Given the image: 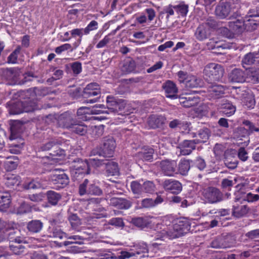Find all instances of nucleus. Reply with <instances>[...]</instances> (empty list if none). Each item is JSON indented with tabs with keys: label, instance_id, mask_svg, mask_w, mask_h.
Wrapping results in <instances>:
<instances>
[{
	"label": "nucleus",
	"instance_id": "obj_1",
	"mask_svg": "<svg viewBox=\"0 0 259 259\" xmlns=\"http://www.w3.org/2000/svg\"><path fill=\"white\" fill-rule=\"evenodd\" d=\"M156 219L157 222L154 227L156 231L154 238L156 240L164 238L175 239L184 235L190 231V223L187 220H180L170 226L173 221V218L170 216Z\"/></svg>",
	"mask_w": 259,
	"mask_h": 259
},
{
	"label": "nucleus",
	"instance_id": "obj_2",
	"mask_svg": "<svg viewBox=\"0 0 259 259\" xmlns=\"http://www.w3.org/2000/svg\"><path fill=\"white\" fill-rule=\"evenodd\" d=\"M140 255L141 258L148 257L147 245L144 242L134 243L132 248L128 251H121L120 254L117 257L118 259H126L133 256Z\"/></svg>",
	"mask_w": 259,
	"mask_h": 259
},
{
	"label": "nucleus",
	"instance_id": "obj_3",
	"mask_svg": "<svg viewBox=\"0 0 259 259\" xmlns=\"http://www.w3.org/2000/svg\"><path fill=\"white\" fill-rule=\"evenodd\" d=\"M177 74L179 81L184 83L186 88H195L201 85V80L193 75L188 74L182 71H179Z\"/></svg>",
	"mask_w": 259,
	"mask_h": 259
},
{
	"label": "nucleus",
	"instance_id": "obj_4",
	"mask_svg": "<svg viewBox=\"0 0 259 259\" xmlns=\"http://www.w3.org/2000/svg\"><path fill=\"white\" fill-rule=\"evenodd\" d=\"M224 70L222 66L216 63L207 65L204 69V74L211 80H218L223 76Z\"/></svg>",
	"mask_w": 259,
	"mask_h": 259
},
{
	"label": "nucleus",
	"instance_id": "obj_5",
	"mask_svg": "<svg viewBox=\"0 0 259 259\" xmlns=\"http://www.w3.org/2000/svg\"><path fill=\"white\" fill-rule=\"evenodd\" d=\"M107 107L108 110H106L105 107L104 106V108L102 109L104 111H107V114L111 112L118 113L119 111L122 110L125 105L124 101L122 100H116L114 97L111 96H108L106 99ZM104 113H107L105 112Z\"/></svg>",
	"mask_w": 259,
	"mask_h": 259
},
{
	"label": "nucleus",
	"instance_id": "obj_6",
	"mask_svg": "<svg viewBox=\"0 0 259 259\" xmlns=\"http://www.w3.org/2000/svg\"><path fill=\"white\" fill-rule=\"evenodd\" d=\"M50 180L53 184L58 185V188L64 187L69 183L68 176L62 170L55 169L51 175Z\"/></svg>",
	"mask_w": 259,
	"mask_h": 259
},
{
	"label": "nucleus",
	"instance_id": "obj_7",
	"mask_svg": "<svg viewBox=\"0 0 259 259\" xmlns=\"http://www.w3.org/2000/svg\"><path fill=\"white\" fill-rule=\"evenodd\" d=\"M202 196L205 201L209 203H215L222 199L221 193L215 188L209 187L205 189L202 191Z\"/></svg>",
	"mask_w": 259,
	"mask_h": 259
},
{
	"label": "nucleus",
	"instance_id": "obj_8",
	"mask_svg": "<svg viewBox=\"0 0 259 259\" xmlns=\"http://www.w3.org/2000/svg\"><path fill=\"white\" fill-rule=\"evenodd\" d=\"M159 166L162 172L165 176H173L177 173V164L175 160H162L160 162Z\"/></svg>",
	"mask_w": 259,
	"mask_h": 259
},
{
	"label": "nucleus",
	"instance_id": "obj_9",
	"mask_svg": "<svg viewBox=\"0 0 259 259\" xmlns=\"http://www.w3.org/2000/svg\"><path fill=\"white\" fill-rule=\"evenodd\" d=\"M247 70L244 71L239 68L234 69L229 74V80L234 82L242 83L247 81Z\"/></svg>",
	"mask_w": 259,
	"mask_h": 259
},
{
	"label": "nucleus",
	"instance_id": "obj_10",
	"mask_svg": "<svg viewBox=\"0 0 259 259\" xmlns=\"http://www.w3.org/2000/svg\"><path fill=\"white\" fill-rule=\"evenodd\" d=\"M233 12V9L228 3H221L217 6L215 10L216 16L220 19L227 18L231 13Z\"/></svg>",
	"mask_w": 259,
	"mask_h": 259
},
{
	"label": "nucleus",
	"instance_id": "obj_11",
	"mask_svg": "<svg viewBox=\"0 0 259 259\" xmlns=\"http://www.w3.org/2000/svg\"><path fill=\"white\" fill-rule=\"evenodd\" d=\"M235 202H239L242 203L244 201L248 202H253L259 200V195L257 194H253L251 193L247 194L245 193L242 190H239L235 193Z\"/></svg>",
	"mask_w": 259,
	"mask_h": 259
},
{
	"label": "nucleus",
	"instance_id": "obj_12",
	"mask_svg": "<svg viewBox=\"0 0 259 259\" xmlns=\"http://www.w3.org/2000/svg\"><path fill=\"white\" fill-rule=\"evenodd\" d=\"M164 189L174 194L179 193L182 191V185L178 181L172 179L165 180L163 183Z\"/></svg>",
	"mask_w": 259,
	"mask_h": 259
},
{
	"label": "nucleus",
	"instance_id": "obj_13",
	"mask_svg": "<svg viewBox=\"0 0 259 259\" xmlns=\"http://www.w3.org/2000/svg\"><path fill=\"white\" fill-rule=\"evenodd\" d=\"M156 218H137L132 220L134 225L141 229H144L147 227H152L154 228V225L157 222Z\"/></svg>",
	"mask_w": 259,
	"mask_h": 259
},
{
	"label": "nucleus",
	"instance_id": "obj_14",
	"mask_svg": "<svg viewBox=\"0 0 259 259\" xmlns=\"http://www.w3.org/2000/svg\"><path fill=\"white\" fill-rule=\"evenodd\" d=\"M103 107L104 105L102 104L96 105L92 107L91 109L88 107H81L78 109L77 114L79 116L87 114H99L105 112L108 113L107 111L102 109L104 108Z\"/></svg>",
	"mask_w": 259,
	"mask_h": 259
},
{
	"label": "nucleus",
	"instance_id": "obj_15",
	"mask_svg": "<svg viewBox=\"0 0 259 259\" xmlns=\"http://www.w3.org/2000/svg\"><path fill=\"white\" fill-rule=\"evenodd\" d=\"M72 174L78 175L89 174L90 173V167L88 160L83 161L78 160L73 166Z\"/></svg>",
	"mask_w": 259,
	"mask_h": 259
},
{
	"label": "nucleus",
	"instance_id": "obj_16",
	"mask_svg": "<svg viewBox=\"0 0 259 259\" xmlns=\"http://www.w3.org/2000/svg\"><path fill=\"white\" fill-rule=\"evenodd\" d=\"M230 30L234 34H239L245 30L243 18L239 17L236 20L229 22Z\"/></svg>",
	"mask_w": 259,
	"mask_h": 259
},
{
	"label": "nucleus",
	"instance_id": "obj_17",
	"mask_svg": "<svg viewBox=\"0 0 259 259\" xmlns=\"http://www.w3.org/2000/svg\"><path fill=\"white\" fill-rule=\"evenodd\" d=\"M231 239L229 237H219L213 240L211 246L215 248H226L231 247L233 245V241H230Z\"/></svg>",
	"mask_w": 259,
	"mask_h": 259
},
{
	"label": "nucleus",
	"instance_id": "obj_18",
	"mask_svg": "<svg viewBox=\"0 0 259 259\" xmlns=\"http://www.w3.org/2000/svg\"><path fill=\"white\" fill-rule=\"evenodd\" d=\"M166 97L171 99L177 98L178 88L176 84L171 80H167L162 85Z\"/></svg>",
	"mask_w": 259,
	"mask_h": 259
},
{
	"label": "nucleus",
	"instance_id": "obj_19",
	"mask_svg": "<svg viewBox=\"0 0 259 259\" xmlns=\"http://www.w3.org/2000/svg\"><path fill=\"white\" fill-rule=\"evenodd\" d=\"M59 124L63 127L71 129L75 122L74 121L72 115L68 112L61 114L59 118Z\"/></svg>",
	"mask_w": 259,
	"mask_h": 259
},
{
	"label": "nucleus",
	"instance_id": "obj_20",
	"mask_svg": "<svg viewBox=\"0 0 259 259\" xmlns=\"http://www.w3.org/2000/svg\"><path fill=\"white\" fill-rule=\"evenodd\" d=\"M115 147V141L112 137L108 136L105 138L103 143V151L106 156H110Z\"/></svg>",
	"mask_w": 259,
	"mask_h": 259
},
{
	"label": "nucleus",
	"instance_id": "obj_21",
	"mask_svg": "<svg viewBox=\"0 0 259 259\" xmlns=\"http://www.w3.org/2000/svg\"><path fill=\"white\" fill-rule=\"evenodd\" d=\"M210 34V29L206 24L200 25L196 30L195 36L198 40L202 41L208 37Z\"/></svg>",
	"mask_w": 259,
	"mask_h": 259
},
{
	"label": "nucleus",
	"instance_id": "obj_22",
	"mask_svg": "<svg viewBox=\"0 0 259 259\" xmlns=\"http://www.w3.org/2000/svg\"><path fill=\"white\" fill-rule=\"evenodd\" d=\"M207 48L210 50L216 49L220 51L221 49H230L232 48V45L225 42L223 41H216L213 39H210L207 43Z\"/></svg>",
	"mask_w": 259,
	"mask_h": 259
},
{
	"label": "nucleus",
	"instance_id": "obj_23",
	"mask_svg": "<svg viewBox=\"0 0 259 259\" xmlns=\"http://www.w3.org/2000/svg\"><path fill=\"white\" fill-rule=\"evenodd\" d=\"M195 139L192 140H185L182 145L181 154L183 155L190 154L195 149V145L198 144Z\"/></svg>",
	"mask_w": 259,
	"mask_h": 259
},
{
	"label": "nucleus",
	"instance_id": "obj_24",
	"mask_svg": "<svg viewBox=\"0 0 259 259\" xmlns=\"http://www.w3.org/2000/svg\"><path fill=\"white\" fill-rule=\"evenodd\" d=\"M259 17V10L256 13L251 14L250 12L248 16L243 18L245 30L252 31L256 29V24L255 21L252 19L249 18V17Z\"/></svg>",
	"mask_w": 259,
	"mask_h": 259
},
{
	"label": "nucleus",
	"instance_id": "obj_25",
	"mask_svg": "<svg viewBox=\"0 0 259 259\" xmlns=\"http://www.w3.org/2000/svg\"><path fill=\"white\" fill-rule=\"evenodd\" d=\"M100 93V87L97 83H91L88 84L83 91V95L85 97L97 96Z\"/></svg>",
	"mask_w": 259,
	"mask_h": 259
},
{
	"label": "nucleus",
	"instance_id": "obj_26",
	"mask_svg": "<svg viewBox=\"0 0 259 259\" xmlns=\"http://www.w3.org/2000/svg\"><path fill=\"white\" fill-rule=\"evenodd\" d=\"M225 93V89L222 85H213L208 89V94L210 98H218Z\"/></svg>",
	"mask_w": 259,
	"mask_h": 259
},
{
	"label": "nucleus",
	"instance_id": "obj_27",
	"mask_svg": "<svg viewBox=\"0 0 259 259\" xmlns=\"http://www.w3.org/2000/svg\"><path fill=\"white\" fill-rule=\"evenodd\" d=\"M243 66L244 65L257 64L259 66V52L257 53H249L246 54L242 61Z\"/></svg>",
	"mask_w": 259,
	"mask_h": 259
},
{
	"label": "nucleus",
	"instance_id": "obj_28",
	"mask_svg": "<svg viewBox=\"0 0 259 259\" xmlns=\"http://www.w3.org/2000/svg\"><path fill=\"white\" fill-rule=\"evenodd\" d=\"M11 203L10 195L7 192H0V210L5 211Z\"/></svg>",
	"mask_w": 259,
	"mask_h": 259
},
{
	"label": "nucleus",
	"instance_id": "obj_29",
	"mask_svg": "<svg viewBox=\"0 0 259 259\" xmlns=\"http://www.w3.org/2000/svg\"><path fill=\"white\" fill-rule=\"evenodd\" d=\"M5 183L9 187L18 185L20 183V178L15 175L8 174L5 177Z\"/></svg>",
	"mask_w": 259,
	"mask_h": 259
},
{
	"label": "nucleus",
	"instance_id": "obj_30",
	"mask_svg": "<svg viewBox=\"0 0 259 259\" xmlns=\"http://www.w3.org/2000/svg\"><path fill=\"white\" fill-rule=\"evenodd\" d=\"M236 107L230 102H226L222 104L221 112L227 116H230L234 114Z\"/></svg>",
	"mask_w": 259,
	"mask_h": 259
},
{
	"label": "nucleus",
	"instance_id": "obj_31",
	"mask_svg": "<svg viewBox=\"0 0 259 259\" xmlns=\"http://www.w3.org/2000/svg\"><path fill=\"white\" fill-rule=\"evenodd\" d=\"M131 188L133 193L136 195V197L142 196L144 194L143 183L138 181H133L131 184Z\"/></svg>",
	"mask_w": 259,
	"mask_h": 259
},
{
	"label": "nucleus",
	"instance_id": "obj_32",
	"mask_svg": "<svg viewBox=\"0 0 259 259\" xmlns=\"http://www.w3.org/2000/svg\"><path fill=\"white\" fill-rule=\"evenodd\" d=\"M18 164V159L16 156L7 157V160L4 163L5 168L8 171L16 168Z\"/></svg>",
	"mask_w": 259,
	"mask_h": 259
},
{
	"label": "nucleus",
	"instance_id": "obj_33",
	"mask_svg": "<svg viewBox=\"0 0 259 259\" xmlns=\"http://www.w3.org/2000/svg\"><path fill=\"white\" fill-rule=\"evenodd\" d=\"M42 223L40 221L33 220L28 223L27 228L31 232L38 233L42 229Z\"/></svg>",
	"mask_w": 259,
	"mask_h": 259
},
{
	"label": "nucleus",
	"instance_id": "obj_34",
	"mask_svg": "<svg viewBox=\"0 0 259 259\" xmlns=\"http://www.w3.org/2000/svg\"><path fill=\"white\" fill-rule=\"evenodd\" d=\"M210 135V132L208 128L201 129L199 131L198 136H196L197 138L195 139L196 142L198 143H204L208 139Z\"/></svg>",
	"mask_w": 259,
	"mask_h": 259
},
{
	"label": "nucleus",
	"instance_id": "obj_35",
	"mask_svg": "<svg viewBox=\"0 0 259 259\" xmlns=\"http://www.w3.org/2000/svg\"><path fill=\"white\" fill-rule=\"evenodd\" d=\"M52 156L49 157L50 163L53 164H60V160L64 158L65 154V151L63 150H59L57 152L54 154H51Z\"/></svg>",
	"mask_w": 259,
	"mask_h": 259
},
{
	"label": "nucleus",
	"instance_id": "obj_36",
	"mask_svg": "<svg viewBox=\"0 0 259 259\" xmlns=\"http://www.w3.org/2000/svg\"><path fill=\"white\" fill-rule=\"evenodd\" d=\"M242 99L243 105L248 108H253L255 105V100L252 94L244 93Z\"/></svg>",
	"mask_w": 259,
	"mask_h": 259
},
{
	"label": "nucleus",
	"instance_id": "obj_37",
	"mask_svg": "<svg viewBox=\"0 0 259 259\" xmlns=\"http://www.w3.org/2000/svg\"><path fill=\"white\" fill-rule=\"evenodd\" d=\"M248 211V207L245 205H234L233 209V214L237 218L241 217L246 214Z\"/></svg>",
	"mask_w": 259,
	"mask_h": 259
},
{
	"label": "nucleus",
	"instance_id": "obj_38",
	"mask_svg": "<svg viewBox=\"0 0 259 259\" xmlns=\"http://www.w3.org/2000/svg\"><path fill=\"white\" fill-rule=\"evenodd\" d=\"M184 100L181 101L180 102L183 104V106L185 107L194 106L200 102V99L197 97H189L188 98H185V99L182 98V100Z\"/></svg>",
	"mask_w": 259,
	"mask_h": 259
},
{
	"label": "nucleus",
	"instance_id": "obj_39",
	"mask_svg": "<svg viewBox=\"0 0 259 259\" xmlns=\"http://www.w3.org/2000/svg\"><path fill=\"white\" fill-rule=\"evenodd\" d=\"M70 33L73 37H75L76 36H78L79 37L78 39L76 42H75L74 44H73L74 49H76L81 43L82 37L83 34L84 33L83 29H79V28L74 29L71 30L70 31Z\"/></svg>",
	"mask_w": 259,
	"mask_h": 259
},
{
	"label": "nucleus",
	"instance_id": "obj_40",
	"mask_svg": "<svg viewBox=\"0 0 259 259\" xmlns=\"http://www.w3.org/2000/svg\"><path fill=\"white\" fill-rule=\"evenodd\" d=\"M16 106L21 107V108L13 110L12 109L11 113L13 114H19L22 112H28L32 111L35 109L34 107L32 106H25L23 105L22 102H18L16 105Z\"/></svg>",
	"mask_w": 259,
	"mask_h": 259
},
{
	"label": "nucleus",
	"instance_id": "obj_41",
	"mask_svg": "<svg viewBox=\"0 0 259 259\" xmlns=\"http://www.w3.org/2000/svg\"><path fill=\"white\" fill-rule=\"evenodd\" d=\"M106 172L108 176H117L119 174L117 164L114 162H110L106 165Z\"/></svg>",
	"mask_w": 259,
	"mask_h": 259
},
{
	"label": "nucleus",
	"instance_id": "obj_42",
	"mask_svg": "<svg viewBox=\"0 0 259 259\" xmlns=\"http://www.w3.org/2000/svg\"><path fill=\"white\" fill-rule=\"evenodd\" d=\"M190 169V163L188 160H181L178 165V171L182 175H186Z\"/></svg>",
	"mask_w": 259,
	"mask_h": 259
},
{
	"label": "nucleus",
	"instance_id": "obj_43",
	"mask_svg": "<svg viewBox=\"0 0 259 259\" xmlns=\"http://www.w3.org/2000/svg\"><path fill=\"white\" fill-rule=\"evenodd\" d=\"M247 82L256 83L259 82V69L255 71L247 70Z\"/></svg>",
	"mask_w": 259,
	"mask_h": 259
},
{
	"label": "nucleus",
	"instance_id": "obj_44",
	"mask_svg": "<svg viewBox=\"0 0 259 259\" xmlns=\"http://www.w3.org/2000/svg\"><path fill=\"white\" fill-rule=\"evenodd\" d=\"M175 10L182 16H185L188 12V6L184 2H181L179 4L175 5Z\"/></svg>",
	"mask_w": 259,
	"mask_h": 259
},
{
	"label": "nucleus",
	"instance_id": "obj_45",
	"mask_svg": "<svg viewBox=\"0 0 259 259\" xmlns=\"http://www.w3.org/2000/svg\"><path fill=\"white\" fill-rule=\"evenodd\" d=\"M49 202L53 205H55L61 198L59 194L52 191H49L47 193Z\"/></svg>",
	"mask_w": 259,
	"mask_h": 259
},
{
	"label": "nucleus",
	"instance_id": "obj_46",
	"mask_svg": "<svg viewBox=\"0 0 259 259\" xmlns=\"http://www.w3.org/2000/svg\"><path fill=\"white\" fill-rule=\"evenodd\" d=\"M71 131L77 134L82 135L86 133L87 131V127L83 124H79L75 123L72 126V127L71 129Z\"/></svg>",
	"mask_w": 259,
	"mask_h": 259
},
{
	"label": "nucleus",
	"instance_id": "obj_47",
	"mask_svg": "<svg viewBox=\"0 0 259 259\" xmlns=\"http://www.w3.org/2000/svg\"><path fill=\"white\" fill-rule=\"evenodd\" d=\"M154 150L153 149H149L147 152L143 151L138 153V156L143 160L148 161L153 158V154Z\"/></svg>",
	"mask_w": 259,
	"mask_h": 259
},
{
	"label": "nucleus",
	"instance_id": "obj_48",
	"mask_svg": "<svg viewBox=\"0 0 259 259\" xmlns=\"http://www.w3.org/2000/svg\"><path fill=\"white\" fill-rule=\"evenodd\" d=\"M237 182V179L234 178L233 180L230 178L224 179L221 183L222 187L224 189L230 190V188Z\"/></svg>",
	"mask_w": 259,
	"mask_h": 259
},
{
	"label": "nucleus",
	"instance_id": "obj_49",
	"mask_svg": "<svg viewBox=\"0 0 259 259\" xmlns=\"http://www.w3.org/2000/svg\"><path fill=\"white\" fill-rule=\"evenodd\" d=\"M68 219L72 227L75 229L81 224L80 220L76 214L70 215Z\"/></svg>",
	"mask_w": 259,
	"mask_h": 259
},
{
	"label": "nucleus",
	"instance_id": "obj_50",
	"mask_svg": "<svg viewBox=\"0 0 259 259\" xmlns=\"http://www.w3.org/2000/svg\"><path fill=\"white\" fill-rule=\"evenodd\" d=\"M144 193H152L155 190V185L151 181H147L143 183Z\"/></svg>",
	"mask_w": 259,
	"mask_h": 259
},
{
	"label": "nucleus",
	"instance_id": "obj_51",
	"mask_svg": "<svg viewBox=\"0 0 259 259\" xmlns=\"http://www.w3.org/2000/svg\"><path fill=\"white\" fill-rule=\"evenodd\" d=\"M23 147V143L20 144H12L10 146L9 151L14 154H18L21 152Z\"/></svg>",
	"mask_w": 259,
	"mask_h": 259
},
{
	"label": "nucleus",
	"instance_id": "obj_52",
	"mask_svg": "<svg viewBox=\"0 0 259 259\" xmlns=\"http://www.w3.org/2000/svg\"><path fill=\"white\" fill-rule=\"evenodd\" d=\"M41 187L40 183L36 180H32L24 185V188L26 189H37Z\"/></svg>",
	"mask_w": 259,
	"mask_h": 259
},
{
	"label": "nucleus",
	"instance_id": "obj_53",
	"mask_svg": "<svg viewBox=\"0 0 259 259\" xmlns=\"http://www.w3.org/2000/svg\"><path fill=\"white\" fill-rule=\"evenodd\" d=\"M98 28V22L95 20H93L88 25V26L83 29L84 34H88L91 31L96 30Z\"/></svg>",
	"mask_w": 259,
	"mask_h": 259
},
{
	"label": "nucleus",
	"instance_id": "obj_54",
	"mask_svg": "<svg viewBox=\"0 0 259 259\" xmlns=\"http://www.w3.org/2000/svg\"><path fill=\"white\" fill-rule=\"evenodd\" d=\"M74 49L73 46H71L69 44H65L55 49V52L58 54H60L62 52L70 50L72 51Z\"/></svg>",
	"mask_w": 259,
	"mask_h": 259
},
{
	"label": "nucleus",
	"instance_id": "obj_55",
	"mask_svg": "<svg viewBox=\"0 0 259 259\" xmlns=\"http://www.w3.org/2000/svg\"><path fill=\"white\" fill-rule=\"evenodd\" d=\"M20 52V48H17L14 52H13L8 57V62L10 63H16L17 62L18 55Z\"/></svg>",
	"mask_w": 259,
	"mask_h": 259
},
{
	"label": "nucleus",
	"instance_id": "obj_56",
	"mask_svg": "<svg viewBox=\"0 0 259 259\" xmlns=\"http://www.w3.org/2000/svg\"><path fill=\"white\" fill-rule=\"evenodd\" d=\"M69 239H73L75 240L74 242L66 241L64 242V245H67L72 243H77L81 244L83 243V238L79 235H73L68 237Z\"/></svg>",
	"mask_w": 259,
	"mask_h": 259
},
{
	"label": "nucleus",
	"instance_id": "obj_57",
	"mask_svg": "<svg viewBox=\"0 0 259 259\" xmlns=\"http://www.w3.org/2000/svg\"><path fill=\"white\" fill-rule=\"evenodd\" d=\"M88 193L91 194L99 195L101 194V190L94 185H91L88 189Z\"/></svg>",
	"mask_w": 259,
	"mask_h": 259
},
{
	"label": "nucleus",
	"instance_id": "obj_58",
	"mask_svg": "<svg viewBox=\"0 0 259 259\" xmlns=\"http://www.w3.org/2000/svg\"><path fill=\"white\" fill-rule=\"evenodd\" d=\"M72 70L74 74H78L82 70L81 63L79 62H75L71 64Z\"/></svg>",
	"mask_w": 259,
	"mask_h": 259
},
{
	"label": "nucleus",
	"instance_id": "obj_59",
	"mask_svg": "<svg viewBox=\"0 0 259 259\" xmlns=\"http://www.w3.org/2000/svg\"><path fill=\"white\" fill-rule=\"evenodd\" d=\"M88 161L89 165L90 170L92 167H99L102 164V162L101 161L95 158H89Z\"/></svg>",
	"mask_w": 259,
	"mask_h": 259
},
{
	"label": "nucleus",
	"instance_id": "obj_60",
	"mask_svg": "<svg viewBox=\"0 0 259 259\" xmlns=\"http://www.w3.org/2000/svg\"><path fill=\"white\" fill-rule=\"evenodd\" d=\"M131 203L124 199L120 198L119 205L118 208L119 209H128L131 206Z\"/></svg>",
	"mask_w": 259,
	"mask_h": 259
},
{
	"label": "nucleus",
	"instance_id": "obj_61",
	"mask_svg": "<svg viewBox=\"0 0 259 259\" xmlns=\"http://www.w3.org/2000/svg\"><path fill=\"white\" fill-rule=\"evenodd\" d=\"M142 206L145 208H149L154 206V200L151 198H146L142 201Z\"/></svg>",
	"mask_w": 259,
	"mask_h": 259
},
{
	"label": "nucleus",
	"instance_id": "obj_62",
	"mask_svg": "<svg viewBox=\"0 0 259 259\" xmlns=\"http://www.w3.org/2000/svg\"><path fill=\"white\" fill-rule=\"evenodd\" d=\"M45 196L42 193L32 194L29 196V199L34 202H39L43 200Z\"/></svg>",
	"mask_w": 259,
	"mask_h": 259
},
{
	"label": "nucleus",
	"instance_id": "obj_63",
	"mask_svg": "<svg viewBox=\"0 0 259 259\" xmlns=\"http://www.w3.org/2000/svg\"><path fill=\"white\" fill-rule=\"evenodd\" d=\"M247 152L243 148H240L239 149L238 156L240 159L242 161H245L248 158Z\"/></svg>",
	"mask_w": 259,
	"mask_h": 259
},
{
	"label": "nucleus",
	"instance_id": "obj_64",
	"mask_svg": "<svg viewBox=\"0 0 259 259\" xmlns=\"http://www.w3.org/2000/svg\"><path fill=\"white\" fill-rule=\"evenodd\" d=\"M196 166L201 170L204 169L206 167V163L204 160L200 157H198L195 160Z\"/></svg>",
	"mask_w": 259,
	"mask_h": 259
}]
</instances>
